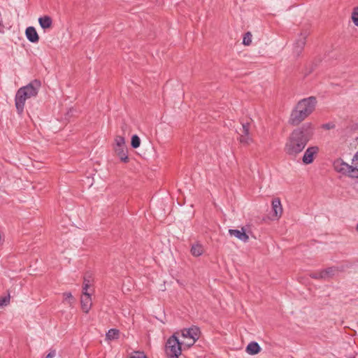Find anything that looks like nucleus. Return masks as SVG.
Returning <instances> with one entry per match:
<instances>
[{
    "label": "nucleus",
    "instance_id": "39448f33",
    "mask_svg": "<svg viewBox=\"0 0 358 358\" xmlns=\"http://www.w3.org/2000/svg\"><path fill=\"white\" fill-rule=\"evenodd\" d=\"M334 169L345 176L350 178H358V168L354 167L353 165H350L345 162L341 159H337L334 162Z\"/></svg>",
    "mask_w": 358,
    "mask_h": 358
},
{
    "label": "nucleus",
    "instance_id": "412c9836",
    "mask_svg": "<svg viewBox=\"0 0 358 358\" xmlns=\"http://www.w3.org/2000/svg\"><path fill=\"white\" fill-rule=\"evenodd\" d=\"M131 145L134 148H138L140 146L141 139L136 134L131 136Z\"/></svg>",
    "mask_w": 358,
    "mask_h": 358
},
{
    "label": "nucleus",
    "instance_id": "6ab92c4d",
    "mask_svg": "<svg viewBox=\"0 0 358 358\" xmlns=\"http://www.w3.org/2000/svg\"><path fill=\"white\" fill-rule=\"evenodd\" d=\"M64 302L66 303L70 307H73L75 303V299L71 292L63 293Z\"/></svg>",
    "mask_w": 358,
    "mask_h": 358
},
{
    "label": "nucleus",
    "instance_id": "a211bd4d",
    "mask_svg": "<svg viewBox=\"0 0 358 358\" xmlns=\"http://www.w3.org/2000/svg\"><path fill=\"white\" fill-rule=\"evenodd\" d=\"M203 247L199 243H196L192 245L190 252L194 257H199L203 253Z\"/></svg>",
    "mask_w": 358,
    "mask_h": 358
},
{
    "label": "nucleus",
    "instance_id": "cd10ccee",
    "mask_svg": "<svg viewBox=\"0 0 358 358\" xmlns=\"http://www.w3.org/2000/svg\"><path fill=\"white\" fill-rule=\"evenodd\" d=\"M91 285V282H90V280L89 279H87L86 277H85L84 278V281H83V287H85V288H89L90 286Z\"/></svg>",
    "mask_w": 358,
    "mask_h": 358
},
{
    "label": "nucleus",
    "instance_id": "f3484780",
    "mask_svg": "<svg viewBox=\"0 0 358 358\" xmlns=\"http://www.w3.org/2000/svg\"><path fill=\"white\" fill-rule=\"evenodd\" d=\"M115 151L122 162L125 163L128 162L127 150L125 146L115 148Z\"/></svg>",
    "mask_w": 358,
    "mask_h": 358
},
{
    "label": "nucleus",
    "instance_id": "ddd939ff",
    "mask_svg": "<svg viewBox=\"0 0 358 358\" xmlns=\"http://www.w3.org/2000/svg\"><path fill=\"white\" fill-rule=\"evenodd\" d=\"M229 233L231 236H235L243 242H247L249 238L243 229H229Z\"/></svg>",
    "mask_w": 358,
    "mask_h": 358
},
{
    "label": "nucleus",
    "instance_id": "9d476101",
    "mask_svg": "<svg viewBox=\"0 0 358 358\" xmlns=\"http://www.w3.org/2000/svg\"><path fill=\"white\" fill-rule=\"evenodd\" d=\"M309 33L308 31H304V32H301L297 39L296 40L295 43H294V51L296 52V53H299L301 51V50L303 48V47L305 46L306 45V38L308 36Z\"/></svg>",
    "mask_w": 358,
    "mask_h": 358
},
{
    "label": "nucleus",
    "instance_id": "20e7f679",
    "mask_svg": "<svg viewBox=\"0 0 358 358\" xmlns=\"http://www.w3.org/2000/svg\"><path fill=\"white\" fill-rule=\"evenodd\" d=\"M183 345L182 341L180 342L178 337L173 334L166 341V354L169 358H178L181 355L182 348Z\"/></svg>",
    "mask_w": 358,
    "mask_h": 358
},
{
    "label": "nucleus",
    "instance_id": "7c9ffc66",
    "mask_svg": "<svg viewBox=\"0 0 358 358\" xmlns=\"http://www.w3.org/2000/svg\"><path fill=\"white\" fill-rule=\"evenodd\" d=\"M183 341H185V342H189V340L188 339H184Z\"/></svg>",
    "mask_w": 358,
    "mask_h": 358
},
{
    "label": "nucleus",
    "instance_id": "4468645a",
    "mask_svg": "<svg viewBox=\"0 0 358 358\" xmlns=\"http://www.w3.org/2000/svg\"><path fill=\"white\" fill-rule=\"evenodd\" d=\"M261 351V347L257 342L252 341L248 344L245 352L250 355H255Z\"/></svg>",
    "mask_w": 358,
    "mask_h": 358
},
{
    "label": "nucleus",
    "instance_id": "c85d7f7f",
    "mask_svg": "<svg viewBox=\"0 0 358 358\" xmlns=\"http://www.w3.org/2000/svg\"><path fill=\"white\" fill-rule=\"evenodd\" d=\"M56 355V350H51L49 353L47 355L45 358H53Z\"/></svg>",
    "mask_w": 358,
    "mask_h": 358
},
{
    "label": "nucleus",
    "instance_id": "bb28decb",
    "mask_svg": "<svg viewBox=\"0 0 358 358\" xmlns=\"http://www.w3.org/2000/svg\"><path fill=\"white\" fill-rule=\"evenodd\" d=\"M334 127H335V125L333 123H331V122L324 124L322 126V127L323 129H327V130H329V129H334Z\"/></svg>",
    "mask_w": 358,
    "mask_h": 358
},
{
    "label": "nucleus",
    "instance_id": "9b49d317",
    "mask_svg": "<svg viewBox=\"0 0 358 358\" xmlns=\"http://www.w3.org/2000/svg\"><path fill=\"white\" fill-rule=\"evenodd\" d=\"M80 305L82 310L85 313H88L92 306L91 294H85L80 297Z\"/></svg>",
    "mask_w": 358,
    "mask_h": 358
},
{
    "label": "nucleus",
    "instance_id": "2eb2a0df",
    "mask_svg": "<svg viewBox=\"0 0 358 358\" xmlns=\"http://www.w3.org/2000/svg\"><path fill=\"white\" fill-rule=\"evenodd\" d=\"M336 269L334 268H328L323 271H321L318 274H315L313 275L314 278H328L333 276L335 274Z\"/></svg>",
    "mask_w": 358,
    "mask_h": 358
},
{
    "label": "nucleus",
    "instance_id": "c756f323",
    "mask_svg": "<svg viewBox=\"0 0 358 358\" xmlns=\"http://www.w3.org/2000/svg\"><path fill=\"white\" fill-rule=\"evenodd\" d=\"M88 288H85V287H83V291H82V295L81 296H85V294H90L89 292H88Z\"/></svg>",
    "mask_w": 358,
    "mask_h": 358
},
{
    "label": "nucleus",
    "instance_id": "f8f14e48",
    "mask_svg": "<svg viewBox=\"0 0 358 358\" xmlns=\"http://www.w3.org/2000/svg\"><path fill=\"white\" fill-rule=\"evenodd\" d=\"M25 35L31 43H38L39 41L38 34L34 27H28L25 30Z\"/></svg>",
    "mask_w": 358,
    "mask_h": 358
},
{
    "label": "nucleus",
    "instance_id": "5701e85b",
    "mask_svg": "<svg viewBox=\"0 0 358 358\" xmlns=\"http://www.w3.org/2000/svg\"><path fill=\"white\" fill-rule=\"evenodd\" d=\"M115 148L125 146V140L123 136H117L115 138Z\"/></svg>",
    "mask_w": 358,
    "mask_h": 358
},
{
    "label": "nucleus",
    "instance_id": "f257e3e1",
    "mask_svg": "<svg viewBox=\"0 0 358 358\" xmlns=\"http://www.w3.org/2000/svg\"><path fill=\"white\" fill-rule=\"evenodd\" d=\"M315 127L310 122H306L294 129L285 144V152L291 157H296L305 148L314 134Z\"/></svg>",
    "mask_w": 358,
    "mask_h": 358
},
{
    "label": "nucleus",
    "instance_id": "4be33fe9",
    "mask_svg": "<svg viewBox=\"0 0 358 358\" xmlns=\"http://www.w3.org/2000/svg\"><path fill=\"white\" fill-rule=\"evenodd\" d=\"M351 19L354 24L358 27V6L353 8Z\"/></svg>",
    "mask_w": 358,
    "mask_h": 358
},
{
    "label": "nucleus",
    "instance_id": "393cba45",
    "mask_svg": "<svg viewBox=\"0 0 358 358\" xmlns=\"http://www.w3.org/2000/svg\"><path fill=\"white\" fill-rule=\"evenodd\" d=\"M129 358H147L143 352H135Z\"/></svg>",
    "mask_w": 358,
    "mask_h": 358
},
{
    "label": "nucleus",
    "instance_id": "2f4dec72",
    "mask_svg": "<svg viewBox=\"0 0 358 358\" xmlns=\"http://www.w3.org/2000/svg\"><path fill=\"white\" fill-rule=\"evenodd\" d=\"M356 229L358 231V224H357Z\"/></svg>",
    "mask_w": 358,
    "mask_h": 358
},
{
    "label": "nucleus",
    "instance_id": "a878e982",
    "mask_svg": "<svg viewBox=\"0 0 358 358\" xmlns=\"http://www.w3.org/2000/svg\"><path fill=\"white\" fill-rule=\"evenodd\" d=\"M10 298L9 296H4L0 298V307L4 305H7L9 303Z\"/></svg>",
    "mask_w": 358,
    "mask_h": 358
},
{
    "label": "nucleus",
    "instance_id": "6e6552de",
    "mask_svg": "<svg viewBox=\"0 0 358 358\" xmlns=\"http://www.w3.org/2000/svg\"><path fill=\"white\" fill-rule=\"evenodd\" d=\"M319 152V148L317 146H310L308 147L303 153L302 157V162L304 164H311L315 155Z\"/></svg>",
    "mask_w": 358,
    "mask_h": 358
},
{
    "label": "nucleus",
    "instance_id": "0eeeda50",
    "mask_svg": "<svg viewBox=\"0 0 358 358\" xmlns=\"http://www.w3.org/2000/svg\"><path fill=\"white\" fill-rule=\"evenodd\" d=\"M250 123H243L239 129L238 134L239 135V141L242 145H248L252 143V138L250 134Z\"/></svg>",
    "mask_w": 358,
    "mask_h": 358
},
{
    "label": "nucleus",
    "instance_id": "dca6fc26",
    "mask_svg": "<svg viewBox=\"0 0 358 358\" xmlns=\"http://www.w3.org/2000/svg\"><path fill=\"white\" fill-rule=\"evenodd\" d=\"M38 23L41 27L45 30L50 29L52 25V20L50 16L44 15L38 18Z\"/></svg>",
    "mask_w": 358,
    "mask_h": 358
},
{
    "label": "nucleus",
    "instance_id": "423d86ee",
    "mask_svg": "<svg viewBox=\"0 0 358 358\" xmlns=\"http://www.w3.org/2000/svg\"><path fill=\"white\" fill-rule=\"evenodd\" d=\"M200 334V330L196 327H192L189 329H185L182 331V337L183 339H188L189 342H185L182 341V343L184 345L187 346L188 348L191 347L194 344L196 340L199 339Z\"/></svg>",
    "mask_w": 358,
    "mask_h": 358
},
{
    "label": "nucleus",
    "instance_id": "473e14b6",
    "mask_svg": "<svg viewBox=\"0 0 358 358\" xmlns=\"http://www.w3.org/2000/svg\"><path fill=\"white\" fill-rule=\"evenodd\" d=\"M351 358H355V357H351Z\"/></svg>",
    "mask_w": 358,
    "mask_h": 358
},
{
    "label": "nucleus",
    "instance_id": "aec40b11",
    "mask_svg": "<svg viewBox=\"0 0 358 358\" xmlns=\"http://www.w3.org/2000/svg\"><path fill=\"white\" fill-rule=\"evenodd\" d=\"M119 336V331L115 329H110L106 334V338L108 340H113L117 338Z\"/></svg>",
    "mask_w": 358,
    "mask_h": 358
},
{
    "label": "nucleus",
    "instance_id": "f03ea898",
    "mask_svg": "<svg viewBox=\"0 0 358 358\" xmlns=\"http://www.w3.org/2000/svg\"><path fill=\"white\" fill-rule=\"evenodd\" d=\"M316 104L317 100L314 96L299 101L291 113L289 124L293 126L299 125L314 111Z\"/></svg>",
    "mask_w": 358,
    "mask_h": 358
},
{
    "label": "nucleus",
    "instance_id": "7ed1b4c3",
    "mask_svg": "<svg viewBox=\"0 0 358 358\" xmlns=\"http://www.w3.org/2000/svg\"><path fill=\"white\" fill-rule=\"evenodd\" d=\"M41 86V81L36 79L30 82L26 86L20 87L17 91L15 103L18 114H22L26 100L36 96L38 94Z\"/></svg>",
    "mask_w": 358,
    "mask_h": 358
},
{
    "label": "nucleus",
    "instance_id": "b1692460",
    "mask_svg": "<svg viewBox=\"0 0 358 358\" xmlns=\"http://www.w3.org/2000/svg\"><path fill=\"white\" fill-rule=\"evenodd\" d=\"M252 36L250 32H247L245 34L243 38V44L245 45H250L252 43Z\"/></svg>",
    "mask_w": 358,
    "mask_h": 358
},
{
    "label": "nucleus",
    "instance_id": "1a4fd4ad",
    "mask_svg": "<svg viewBox=\"0 0 358 358\" xmlns=\"http://www.w3.org/2000/svg\"><path fill=\"white\" fill-rule=\"evenodd\" d=\"M273 220H279L282 214V206L279 198H275L271 202Z\"/></svg>",
    "mask_w": 358,
    "mask_h": 358
}]
</instances>
